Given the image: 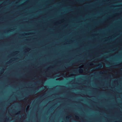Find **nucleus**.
I'll return each instance as SVG.
<instances>
[{"label": "nucleus", "instance_id": "nucleus-9", "mask_svg": "<svg viewBox=\"0 0 122 122\" xmlns=\"http://www.w3.org/2000/svg\"><path fill=\"white\" fill-rule=\"evenodd\" d=\"M81 2V1H79V2L78 1V2Z\"/></svg>", "mask_w": 122, "mask_h": 122}, {"label": "nucleus", "instance_id": "nucleus-5", "mask_svg": "<svg viewBox=\"0 0 122 122\" xmlns=\"http://www.w3.org/2000/svg\"><path fill=\"white\" fill-rule=\"evenodd\" d=\"M23 98H22V97H19V99L20 100L22 99Z\"/></svg>", "mask_w": 122, "mask_h": 122}, {"label": "nucleus", "instance_id": "nucleus-10", "mask_svg": "<svg viewBox=\"0 0 122 122\" xmlns=\"http://www.w3.org/2000/svg\"><path fill=\"white\" fill-rule=\"evenodd\" d=\"M42 97V96H41L40 97V98H41Z\"/></svg>", "mask_w": 122, "mask_h": 122}, {"label": "nucleus", "instance_id": "nucleus-11", "mask_svg": "<svg viewBox=\"0 0 122 122\" xmlns=\"http://www.w3.org/2000/svg\"><path fill=\"white\" fill-rule=\"evenodd\" d=\"M68 118V117H66V118Z\"/></svg>", "mask_w": 122, "mask_h": 122}, {"label": "nucleus", "instance_id": "nucleus-6", "mask_svg": "<svg viewBox=\"0 0 122 122\" xmlns=\"http://www.w3.org/2000/svg\"><path fill=\"white\" fill-rule=\"evenodd\" d=\"M34 93V92H32L31 93V94H33V93Z\"/></svg>", "mask_w": 122, "mask_h": 122}, {"label": "nucleus", "instance_id": "nucleus-2", "mask_svg": "<svg viewBox=\"0 0 122 122\" xmlns=\"http://www.w3.org/2000/svg\"><path fill=\"white\" fill-rule=\"evenodd\" d=\"M71 65V63H69L68 65H66V66H70Z\"/></svg>", "mask_w": 122, "mask_h": 122}, {"label": "nucleus", "instance_id": "nucleus-1", "mask_svg": "<svg viewBox=\"0 0 122 122\" xmlns=\"http://www.w3.org/2000/svg\"><path fill=\"white\" fill-rule=\"evenodd\" d=\"M102 66V64L100 63L95 68V69H97L101 68Z\"/></svg>", "mask_w": 122, "mask_h": 122}, {"label": "nucleus", "instance_id": "nucleus-4", "mask_svg": "<svg viewBox=\"0 0 122 122\" xmlns=\"http://www.w3.org/2000/svg\"><path fill=\"white\" fill-rule=\"evenodd\" d=\"M64 68V67H62L60 68V69L61 70H62Z\"/></svg>", "mask_w": 122, "mask_h": 122}, {"label": "nucleus", "instance_id": "nucleus-12", "mask_svg": "<svg viewBox=\"0 0 122 122\" xmlns=\"http://www.w3.org/2000/svg\"><path fill=\"white\" fill-rule=\"evenodd\" d=\"M19 104L20 105V104Z\"/></svg>", "mask_w": 122, "mask_h": 122}, {"label": "nucleus", "instance_id": "nucleus-3", "mask_svg": "<svg viewBox=\"0 0 122 122\" xmlns=\"http://www.w3.org/2000/svg\"><path fill=\"white\" fill-rule=\"evenodd\" d=\"M100 73V74H102V72H97V73Z\"/></svg>", "mask_w": 122, "mask_h": 122}, {"label": "nucleus", "instance_id": "nucleus-8", "mask_svg": "<svg viewBox=\"0 0 122 122\" xmlns=\"http://www.w3.org/2000/svg\"><path fill=\"white\" fill-rule=\"evenodd\" d=\"M81 71H82V69H81Z\"/></svg>", "mask_w": 122, "mask_h": 122}, {"label": "nucleus", "instance_id": "nucleus-7", "mask_svg": "<svg viewBox=\"0 0 122 122\" xmlns=\"http://www.w3.org/2000/svg\"><path fill=\"white\" fill-rule=\"evenodd\" d=\"M41 81L40 80V81H38L37 82H36V83H37V82H40V81Z\"/></svg>", "mask_w": 122, "mask_h": 122}]
</instances>
